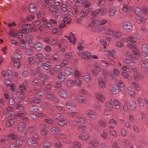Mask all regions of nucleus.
Returning <instances> with one entry per match:
<instances>
[{"mask_svg":"<svg viewBox=\"0 0 148 148\" xmlns=\"http://www.w3.org/2000/svg\"><path fill=\"white\" fill-rule=\"evenodd\" d=\"M123 41L124 42H129L131 43L132 44L129 42L127 43V46L129 48L132 49L135 47L134 45H132L136 42V39L134 37L130 36L126 37L123 39Z\"/></svg>","mask_w":148,"mask_h":148,"instance_id":"f257e3e1","label":"nucleus"},{"mask_svg":"<svg viewBox=\"0 0 148 148\" xmlns=\"http://www.w3.org/2000/svg\"><path fill=\"white\" fill-rule=\"evenodd\" d=\"M77 55L82 59L86 60L90 59L91 57L90 53L87 51L84 52L82 51L79 52L77 53Z\"/></svg>","mask_w":148,"mask_h":148,"instance_id":"f03ea898","label":"nucleus"},{"mask_svg":"<svg viewBox=\"0 0 148 148\" xmlns=\"http://www.w3.org/2000/svg\"><path fill=\"white\" fill-rule=\"evenodd\" d=\"M86 114L92 119H96L97 118V113L95 110H88L86 112Z\"/></svg>","mask_w":148,"mask_h":148,"instance_id":"7ed1b4c3","label":"nucleus"},{"mask_svg":"<svg viewBox=\"0 0 148 148\" xmlns=\"http://www.w3.org/2000/svg\"><path fill=\"white\" fill-rule=\"evenodd\" d=\"M93 69L91 71L94 74H97L100 72L101 71V68L100 65L97 63H95L93 64Z\"/></svg>","mask_w":148,"mask_h":148,"instance_id":"20e7f679","label":"nucleus"},{"mask_svg":"<svg viewBox=\"0 0 148 148\" xmlns=\"http://www.w3.org/2000/svg\"><path fill=\"white\" fill-rule=\"evenodd\" d=\"M133 71L134 72V80H135L137 82L139 81L142 79V77L141 76L140 73L139 72L137 71V70L135 69H133Z\"/></svg>","mask_w":148,"mask_h":148,"instance_id":"39448f33","label":"nucleus"},{"mask_svg":"<svg viewBox=\"0 0 148 148\" xmlns=\"http://www.w3.org/2000/svg\"><path fill=\"white\" fill-rule=\"evenodd\" d=\"M122 26L127 32H129L132 29L131 24L128 22L125 21L123 23Z\"/></svg>","mask_w":148,"mask_h":148,"instance_id":"423d86ee","label":"nucleus"},{"mask_svg":"<svg viewBox=\"0 0 148 148\" xmlns=\"http://www.w3.org/2000/svg\"><path fill=\"white\" fill-rule=\"evenodd\" d=\"M29 47H34V49L37 51L40 50L42 47V44L39 42H36L33 45V44L32 45H29Z\"/></svg>","mask_w":148,"mask_h":148,"instance_id":"0eeeda50","label":"nucleus"},{"mask_svg":"<svg viewBox=\"0 0 148 148\" xmlns=\"http://www.w3.org/2000/svg\"><path fill=\"white\" fill-rule=\"evenodd\" d=\"M76 99L79 103L82 104H85L87 102V100L85 97H82L78 95H77Z\"/></svg>","mask_w":148,"mask_h":148,"instance_id":"6e6552de","label":"nucleus"},{"mask_svg":"<svg viewBox=\"0 0 148 148\" xmlns=\"http://www.w3.org/2000/svg\"><path fill=\"white\" fill-rule=\"evenodd\" d=\"M95 96L96 99L102 102H103L105 100V97L101 93L97 92L95 93Z\"/></svg>","mask_w":148,"mask_h":148,"instance_id":"1a4fd4ad","label":"nucleus"},{"mask_svg":"<svg viewBox=\"0 0 148 148\" xmlns=\"http://www.w3.org/2000/svg\"><path fill=\"white\" fill-rule=\"evenodd\" d=\"M76 122L79 123H84L87 122L88 120L87 119L84 117H80L76 118L75 120Z\"/></svg>","mask_w":148,"mask_h":148,"instance_id":"9d476101","label":"nucleus"},{"mask_svg":"<svg viewBox=\"0 0 148 148\" xmlns=\"http://www.w3.org/2000/svg\"><path fill=\"white\" fill-rule=\"evenodd\" d=\"M66 106L68 109H71L75 107V104L73 101L69 100L66 102Z\"/></svg>","mask_w":148,"mask_h":148,"instance_id":"9b49d317","label":"nucleus"},{"mask_svg":"<svg viewBox=\"0 0 148 148\" xmlns=\"http://www.w3.org/2000/svg\"><path fill=\"white\" fill-rule=\"evenodd\" d=\"M127 91L128 93L130 96L134 97L136 95V94L133 88L131 86L127 88Z\"/></svg>","mask_w":148,"mask_h":148,"instance_id":"f8f14e48","label":"nucleus"},{"mask_svg":"<svg viewBox=\"0 0 148 148\" xmlns=\"http://www.w3.org/2000/svg\"><path fill=\"white\" fill-rule=\"evenodd\" d=\"M124 62L126 65L130 66H134L135 64V62L134 60L130 59H125L124 60Z\"/></svg>","mask_w":148,"mask_h":148,"instance_id":"ddd939ff","label":"nucleus"},{"mask_svg":"<svg viewBox=\"0 0 148 148\" xmlns=\"http://www.w3.org/2000/svg\"><path fill=\"white\" fill-rule=\"evenodd\" d=\"M27 141L29 145L33 147L36 146L38 145L37 142L34 140V139L32 137L28 139Z\"/></svg>","mask_w":148,"mask_h":148,"instance_id":"4468645a","label":"nucleus"},{"mask_svg":"<svg viewBox=\"0 0 148 148\" xmlns=\"http://www.w3.org/2000/svg\"><path fill=\"white\" fill-rule=\"evenodd\" d=\"M97 80L98 85L100 88L103 89L105 88L106 86L103 79L102 78H100Z\"/></svg>","mask_w":148,"mask_h":148,"instance_id":"2eb2a0df","label":"nucleus"},{"mask_svg":"<svg viewBox=\"0 0 148 148\" xmlns=\"http://www.w3.org/2000/svg\"><path fill=\"white\" fill-rule=\"evenodd\" d=\"M14 58H12L13 62H15L16 61H19L21 60V56L17 53H15L13 55Z\"/></svg>","mask_w":148,"mask_h":148,"instance_id":"dca6fc26","label":"nucleus"},{"mask_svg":"<svg viewBox=\"0 0 148 148\" xmlns=\"http://www.w3.org/2000/svg\"><path fill=\"white\" fill-rule=\"evenodd\" d=\"M60 129L59 128L55 126H53L50 128V132L53 135L58 134L59 132Z\"/></svg>","mask_w":148,"mask_h":148,"instance_id":"f3484780","label":"nucleus"},{"mask_svg":"<svg viewBox=\"0 0 148 148\" xmlns=\"http://www.w3.org/2000/svg\"><path fill=\"white\" fill-rule=\"evenodd\" d=\"M70 34L71 35L72 37L73 38V40H72V38L70 36H67V38L68 40H69L70 42L71 43L75 44L76 42V39L74 37L75 34L71 32L70 33Z\"/></svg>","mask_w":148,"mask_h":148,"instance_id":"a211bd4d","label":"nucleus"},{"mask_svg":"<svg viewBox=\"0 0 148 148\" xmlns=\"http://www.w3.org/2000/svg\"><path fill=\"white\" fill-rule=\"evenodd\" d=\"M38 107L36 105H33L30 106L28 108V110L30 112H34L38 110Z\"/></svg>","mask_w":148,"mask_h":148,"instance_id":"6ab92c4d","label":"nucleus"},{"mask_svg":"<svg viewBox=\"0 0 148 148\" xmlns=\"http://www.w3.org/2000/svg\"><path fill=\"white\" fill-rule=\"evenodd\" d=\"M34 37L30 34L27 35L26 37V40L28 42V43L29 45L32 44V41L34 40Z\"/></svg>","mask_w":148,"mask_h":148,"instance_id":"aec40b11","label":"nucleus"},{"mask_svg":"<svg viewBox=\"0 0 148 148\" xmlns=\"http://www.w3.org/2000/svg\"><path fill=\"white\" fill-rule=\"evenodd\" d=\"M26 125V123L21 122L18 125L17 129L19 130H22L25 128Z\"/></svg>","mask_w":148,"mask_h":148,"instance_id":"412c9836","label":"nucleus"},{"mask_svg":"<svg viewBox=\"0 0 148 148\" xmlns=\"http://www.w3.org/2000/svg\"><path fill=\"white\" fill-rule=\"evenodd\" d=\"M58 94L61 97L65 98L68 95L67 92L65 90H61L58 92Z\"/></svg>","mask_w":148,"mask_h":148,"instance_id":"4be33fe9","label":"nucleus"},{"mask_svg":"<svg viewBox=\"0 0 148 148\" xmlns=\"http://www.w3.org/2000/svg\"><path fill=\"white\" fill-rule=\"evenodd\" d=\"M106 52L108 55L112 56L114 58H117L115 54V51L114 50L110 51L109 50H107L106 51Z\"/></svg>","mask_w":148,"mask_h":148,"instance_id":"5701e85b","label":"nucleus"},{"mask_svg":"<svg viewBox=\"0 0 148 148\" xmlns=\"http://www.w3.org/2000/svg\"><path fill=\"white\" fill-rule=\"evenodd\" d=\"M111 91L114 94H117L119 91L118 86L116 85H113L111 87Z\"/></svg>","mask_w":148,"mask_h":148,"instance_id":"b1692460","label":"nucleus"},{"mask_svg":"<svg viewBox=\"0 0 148 148\" xmlns=\"http://www.w3.org/2000/svg\"><path fill=\"white\" fill-rule=\"evenodd\" d=\"M84 80L87 82H89L91 81L92 78L90 75L88 73H86L84 75Z\"/></svg>","mask_w":148,"mask_h":148,"instance_id":"393cba45","label":"nucleus"},{"mask_svg":"<svg viewBox=\"0 0 148 148\" xmlns=\"http://www.w3.org/2000/svg\"><path fill=\"white\" fill-rule=\"evenodd\" d=\"M51 61H47L44 64L43 68L45 70H47L51 68Z\"/></svg>","mask_w":148,"mask_h":148,"instance_id":"a878e982","label":"nucleus"},{"mask_svg":"<svg viewBox=\"0 0 148 148\" xmlns=\"http://www.w3.org/2000/svg\"><path fill=\"white\" fill-rule=\"evenodd\" d=\"M17 135L10 134L7 136H5V138L8 140L11 139H12L13 140L17 138Z\"/></svg>","mask_w":148,"mask_h":148,"instance_id":"bb28decb","label":"nucleus"},{"mask_svg":"<svg viewBox=\"0 0 148 148\" xmlns=\"http://www.w3.org/2000/svg\"><path fill=\"white\" fill-rule=\"evenodd\" d=\"M79 138L83 140H87L90 138V136L86 134H82L80 135Z\"/></svg>","mask_w":148,"mask_h":148,"instance_id":"cd10ccee","label":"nucleus"},{"mask_svg":"<svg viewBox=\"0 0 148 148\" xmlns=\"http://www.w3.org/2000/svg\"><path fill=\"white\" fill-rule=\"evenodd\" d=\"M130 108L132 111H135L136 109V103L133 101H130L129 102Z\"/></svg>","mask_w":148,"mask_h":148,"instance_id":"c85d7f7f","label":"nucleus"},{"mask_svg":"<svg viewBox=\"0 0 148 148\" xmlns=\"http://www.w3.org/2000/svg\"><path fill=\"white\" fill-rule=\"evenodd\" d=\"M38 77L40 78V79L42 81L46 80L48 79L49 78V75H44L42 73H41L39 75Z\"/></svg>","mask_w":148,"mask_h":148,"instance_id":"c756f323","label":"nucleus"},{"mask_svg":"<svg viewBox=\"0 0 148 148\" xmlns=\"http://www.w3.org/2000/svg\"><path fill=\"white\" fill-rule=\"evenodd\" d=\"M116 9L115 8H112L109 9L108 12L110 17L112 16L116 12Z\"/></svg>","mask_w":148,"mask_h":148,"instance_id":"7c9ffc66","label":"nucleus"},{"mask_svg":"<svg viewBox=\"0 0 148 148\" xmlns=\"http://www.w3.org/2000/svg\"><path fill=\"white\" fill-rule=\"evenodd\" d=\"M29 9V11L31 12H33L36 10V7L35 5L33 3H30Z\"/></svg>","mask_w":148,"mask_h":148,"instance_id":"2f4dec72","label":"nucleus"},{"mask_svg":"<svg viewBox=\"0 0 148 148\" xmlns=\"http://www.w3.org/2000/svg\"><path fill=\"white\" fill-rule=\"evenodd\" d=\"M113 103L114 106L116 109H118L121 107V103L119 101L115 99L113 100Z\"/></svg>","mask_w":148,"mask_h":148,"instance_id":"473e14b6","label":"nucleus"},{"mask_svg":"<svg viewBox=\"0 0 148 148\" xmlns=\"http://www.w3.org/2000/svg\"><path fill=\"white\" fill-rule=\"evenodd\" d=\"M52 86L50 84H48L46 86L44 90V92L45 93H49L51 91V88Z\"/></svg>","mask_w":148,"mask_h":148,"instance_id":"72a5a7b5","label":"nucleus"},{"mask_svg":"<svg viewBox=\"0 0 148 148\" xmlns=\"http://www.w3.org/2000/svg\"><path fill=\"white\" fill-rule=\"evenodd\" d=\"M73 70L71 67H67L64 70L65 74L67 75H69L73 72Z\"/></svg>","mask_w":148,"mask_h":148,"instance_id":"f704fd0d","label":"nucleus"},{"mask_svg":"<svg viewBox=\"0 0 148 148\" xmlns=\"http://www.w3.org/2000/svg\"><path fill=\"white\" fill-rule=\"evenodd\" d=\"M106 106L109 110H113V105L110 101H107L106 103Z\"/></svg>","mask_w":148,"mask_h":148,"instance_id":"c9c22d12","label":"nucleus"},{"mask_svg":"<svg viewBox=\"0 0 148 148\" xmlns=\"http://www.w3.org/2000/svg\"><path fill=\"white\" fill-rule=\"evenodd\" d=\"M118 84L121 90H123L125 89V84L121 80L119 79L118 81Z\"/></svg>","mask_w":148,"mask_h":148,"instance_id":"e433bc0d","label":"nucleus"},{"mask_svg":"<svg viewBox=\"0 0 148 148\" xmlns=\"http://www.w3.org/2000/svg\"><path fill=\"white\" fill-rule=\"evenodd\" d=\"M65 78V76L62 73H59L58 75V79L60 82L64 81Z\"/></svg>","mask_w":148,"mask_h":148,"instance_id":"4c0bfd02","label":"nucleus"},{"mask_svg":"<svg viewBox=\"0 0 148 148\" xmlns=\"http://www.w3.org/2000/svg\"><path fill=\"white\" fill-rule=\"evenodd\" d=\"M44 25L47 29H50L53 27V25L50 22L46 21L44 24Z\"/></svg>","mask_w":148,"mask_h":148,"instance_id":"58836bf2","label":"nucleus"},{"mask_svg":"<svg viewBox=\"0 0 148 148\" xmlns=\"http://www.w3.org/2000/svg\"><path fill=\"white\" fill-rule=\"evenodd\" d=\"M107 22L106 20L98 19L96 21V23L98 25H101L106 24Z\"/></svg>","mask_w":148,"mask_h":148,"instance_id":"ea45409f","label":"nucleus"},{"mask_svg":"<svg viewBox=\"0 0 148 148\" xmlns=\"http://www.w3.org/2000/svg\"><path fill=\"white\" fill-rule=\"evenodd\" d=\"M49 11L52 13H55L57 12L58 8L56 6L52 5L50 6L49 8Z\"/></svg>","mask_w":148,"mask_h":148,"instance_id":"a19ab883","label":"nucleus"},{"mask_svg":"<svg viewBox=\"0 0 148 148\" xmlns=\"http://www.w3.org/2000/svg\"><path fill=\"white\" fill-rule=\"evenodd\" d=\"M98 124L103 127H105L107 125V122L106 120H101L99 121Z\"/></svg>","mask_w":148,"mask_h":148,"instance_id":"79ce46f5","label":"nucleus"},{"mask_svg":"<svg viewBox=\"0 0 148 148\" xmlns=\"http://www.w3.org/2000/svg\"><path fill=\"white\" fill-rule=\"evenodd\" d=\"M79 15L83 18L87 16V13L85 9H83L81 10Z\"/></svg>","mask_w":148,"mask_h":148,"instance_id":"37998d69","label":"nucleus"},{"mask_svg":"<svg viewBox=\"0 0 148 148\" xmlns=\"http://www.w3.org/2000/svg\"><path fill=\"white\" fill-rule=\"evenodd\" d=\"M122 76L125 78H127L129 80H131V77L129 74L123 71L122 73Z\"/></svg>","mask_w":148,"mask_h":148,"instance_id":"c03bdc74","label":"nucleus"},{"mask_svg":"<svg viewBox=\"0 0 148 148\" xmlns=\"http://www.w3.org/2000/svg\"><path fill=\"white\" fill-rule=\"evenodd\" d=\"M137 101L138 103L141 108H143L144 106V103L143 102V100L140 97H138Z\"/></svg>","mask_w":148,"mask_h":148,"instance_id":"a18cd8bd","label":"nucleus"},{"mask_svg":"<svg viewBox=\"0 0 148 148\" xmlns=\"http://www.w3.org/2000/svg\"><path fill=\"white\" fill-rule=\"evenodd\" d=\"M14 123V121L11 119L8 120L6 123V126L7 127H10L13 125Z\"/></svg>","mask_w":148,"mask_h":148,"instance_id":"49530a36","label":"nucleus"},{"mask_svg":"<svg viewBox=\"0 0 148 148\" xmlns=\"http://www.w3.org/2000/svg\"><path fill=\"white\" fill-rule=\"evenodd\" d=\"M108 132L110 135L112 136L116 137L117 134L116 132L114 130H112L111 129L108 130Z\"/></svg>","mask_w":148,"mask_h":148,"instance_id":"de8ad7c7","label":"nucleus"},{"mask_svg":"<svg viewBox=\"0 0 148 148\" xmlns=\"http://www.w3.org/2000/svg\"><path fill=\"white\" fill-rule=\"evenodd\" d=\"M141 68H147L148 66V62L145 60L141 61L140 63Z\"/></svg>","mask_w":148,"mask_h":148,"instance_id":"09e8293b","label":"nucleus"},{"mask_svg":"<svg viewBox=\"0 0 148 148\" xmlns=\"http://www.w3.org/2000/svg\"><path fill=\"white\" fill-rule=\"evenodd\" d=\"M89 143L95 147H97L99 145L98 142L96 139L92 140Z\"/></svg>","mask_w":148,"mask_h":148,"instance_id":"8fccbe9b","label":"nucleus"},{"mask_svg":"<svg viewBox=\"0 0 148 148\" xmlns=\"http://www.w3.org/2000/svg\"><path fill=\"white\" fill-rule=\"evenodd\" d=\"M25 53L27 56H30L33 54L32 51L29 48H27L25 49Z\"/></svg>","mask_w":148,"mask_h":148,"instance_id":"3c124183","label":"nucleus"},{"mask_svg":"<svg viewBox=\"0 0 148 148\" xmlns=\"http://www.w3.org/2000/svg\"><path fill=\"white\" fill-rule=\"evenodd\" d=\"M106 1V0H99L97 2V7H101L103 5Z\"/></svg>","mask_w":148,"mask_h":148,"instance_id":"603ef678","label":"nucleus"},{"mask_svg":"<svg viewBox=\"0 0 148 148\" xmlns=\"http://www.w3.org/2000/svg\"><path fill=\"white\" fill-rule=\"evenodd\" d=\"M28 61L30 64H34L36 62V59L34 57H30L28 58Z\"/></svg>","mask_w":148,"mask_h":148,"instance_id":"864d4df0","label":"nucleus"},{"mask_svg":"<svg viewBox=\"0 0 148 148\" xmlns=\"http://www.w3.org/2000/svg\"><path fill=\"white\" fill-rule=\"evenodd\" d=\"M2 113L3 115H4L5 117L6 118L10 117L13 114L12 113L8 111L5 112L4 111H3L2 112Z\"/></svg>","mask_w":148,"mask_h":148,"instance_id":"5fc2aeb1","label":"nucleus"},{"mask_svg":"<svg viewBox=\"0 0 148 148\" xmlns=\"http://www.w3.org/2000/svg\"><path fill=\"white\" fill-rule=\"evenodd\" d=\"M125 55L126 56H128L129 57L134 59L137 60L138 58L136 56L130 54L127 52H126V53L125 54Z\"/></svg>","mask_w":148,"mask_h":148,"instance_id":"6e6d98bb","label":"nucleus"},{"mask_svg":"<svg viewBox=\"0 0 148 148\" xmlns=\"http://www.w3.org/2000/svg\"><path fill=\"white\" fill-rule=\"evenodd\" d=\"M23 140L22 138H18L16 141V143L19 147L21 146L23 143Z\"/></svg>","mask_w":148,"mask_h":148,"instance_id":"4d7b16f0","label":"nucleus"},{"mask_svg":"<svg viewBox=\"0 0 148 148\" xmlns=\"http://www.w3.org/2000/svg\"><path fill=\"white\" fill-rule=\"evenodd\" d=\"M101 8H98L97 9L93 11L92 13V15L93 16H96L101 11Z\"/></svg>","mask_w":148,"mask_h":148,"instance_id":"13d9d810","label":"nucleus"},{"mask_svg":"<svg viewBox=\"0 0 148 148\" xmlns=\"http://www.w3.org/2000/svg\"><path fill=\"white\" fill-rule=\"evenodd\" d=\"M43 123L46 124H51L53 123V121L52 120L50 119H45L43 121Z\"/></svg>","mask_w":148,"mask_h":148,"instance_id":"bf43d9fd","label":"nucleus"},{"mask_svg":"<svg viewBox=\"0 0 148 148\" xmlns=\"http://www.w3.org/2000/svg\"><path fill=\"white\" fill-rule=\"evenodd\" d=\"M101 137L104 139H106L108 138V134L106 131H104L101 134Z\"/></svg>","mask_w":148,"mask_h":148,"instance_id":"052dcab7","label":"nucleus"},{"mask_svg":"<svg viewBox=\"0 0 148 148\" xmlns=\"http://www.w3.org/2000/svg\"><path fill=\"white\" fill-rule=\"evenodd\" d=\"M74 75L75 77L76 78H78L82 76L81 73L78 71L76 70L74 73Z\"/></svg>","mask_w":148,"mask_h":148,"instance_id":"680f3d73","label":"nucleus"},{"mask_svg":"<svg viewBox=\"0 0 148 148\" xmlns=\"http://www.w3.org/2000/svg\"><path fill=\"white\" fill-rule=\"evenodd\" d=\"M121 134L122 136L124 137L127 134L126 130L124 127H122L121 130Z\"/></svg>","mask_w":148,"mask_h":148,"instance_id":"e2e57ef3","label":"nucleus"},{"mask_svg":"<svg viewBox=\"0 0 148 148\" xmlns=\"http://www.w3.org/2000/svg\"><path fill=\"white\" fill-rule=\"evenodd\" d=\"M67 121L65 119H62L59 120L58 122V124L61 125H63L67 123Z\"/></svg>","mask_w":148,"mask_h":148,"instance_id":"0e129e2a","label":"nucleus"},{"mask_svg":"<svg viewBox=\"0 0 148 148\" xmlns=\"http://www.w3.org/2000/svg\"><path fill=\"white\" fill-rule=\"evenodd\" d=\"M142 49L143 51L147 53L148 51V46L147 45L145 44H143L142 46Z\"/></svg>","mask_w":148,"mask_h":148,"instance_id":"69168bd1","label":"nucleus"},{"mask_svg":"<svg viewBox=\"0 0 148 148\" xmlns=\"http://www.w3.org/2000/svg\"><path fill=\"white\" fill-rule=\"evenodd\" d=\"M113 30L108 29L104 32V34L107 35H111L113 33Z\"/></svg>","mask_w":148,"mask_h":148,"instance_id":"338daca9","label":"nucleus"},{"mask_svg":"<svg viewBox=\"0 0 148 148\" xmlns=\"http://www.w3.org/2000/svg\"><path fill=\"white\" fill-rule=\"evenodd\" d=\"M95 107L97 110H101L103 108V106L102 105L99 104L98 102L95 105Z\"/></svg>","mask_w":148,"mask_h":148,"instance_id":"774afa93","label":"nucleus"}]
</instances>
